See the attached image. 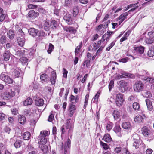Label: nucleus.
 Returning a JSON list of instances; mask_svg holds the SVG:
<instances>
[{
	"mask_svg": "<svg viewBox=\"0 0 154 154\" xmlns=\"http://www.w3.org/2000/svg\"><path fill=\"white\" fill-rule=\"evenodd\" d=\"M18 121L20 124H23L26 122V118L23 115H20L19 116Z\"/></svg>",
	"mask_w": 154,
	"mask_h": 154,
	"instance_id": "2f4dec72",
	"label": "nucleus"
},
{
	"mask_svg": "<svg viewBox=\"0 0 154 154\" xmlns=\"http://www.w3.org/2000/svg\"><path fill=\"white\" fill-rule=\"evenodd\" d=\"M113 115L115 119L117 120L120 117L121 113L117 110H115L114 111Z\"/></svg>",
	"mask_w": 154,
	"mask_h": 154,
	"instance_id": "cd10ccee",
	"label": "nucleus"
},
{
	"mask_svg": "<svg viewBox=\"0 0 154 154\" xmlns=\"http://www.w3.org/2000/svg\"><path fill=\"white\" fill-rule=\"evenodd\" d=\"M6 40V37L4 36H2L0 38V42L1 44L5 43Z\"/></svg>",
	"mask_w": 154,
	"mask_h": 154,
	"instance_id": "603ef678",
	"label": "nucleus"
},
{
	"mask_svg": "<svg viewBox=\"0 0 154 154\" xmlns=\"http://www.w3.org/2000/svg\"><path fill=\"white\" fill-rule=\"evenodd\" d=\"M144 88V84L141 81L136 82L134 86V89L135 91L140 92L142 91Z\"/></svg>",
	"mask_w": 154,
	"mask_h": 154,
	"instance_id": "423d86ee",
	"label": "nucleus"
},
{
	"mask_svg": "<svg viewBox=\"0 0 154 154\" xmlns=\"http://www.w3.org/2000/svg\"><path fill=\"white\" fill-rule=\"evenodd\" d=\"M4 60L5 61H8L10 57V54L9 51H5L3 55Z\"/></svg>",
	"mask_w": 154,
	"mask_h": 154,
	"instance_id": "c756f323",
	"label": "nucleus"
},
{
	"mask_svg": "<svg viewBox=\"0 0 154 154\" xmlns=\"http://www.w3.org/2000/svg\"><path fill=\"white\" fill-rule=\"evenodd\" d=\"M145 41L148 44H151L154 42V40L150 38H146Z\"/></svg>",
	"mask_w": 154,
	"mask_h": 154,
	"instance_id": "13d9d810",
	"label": "nucleus"
},
{
	"mask_svg": "<svg viewBox=\"0 0 154 154\" xmlns=\"http://www.w3.org/2000/svg\"><path fill=\"white\" fill-rule=\"evenodd\" d=\"M122 126L124 129L128 130H131L132 128L131 124L129 122H123Z\"/></svg>",
	"mask_w": 154,
	"mask_h": 154,
	"instance_id": "f3484780",
	"label": "nucleus"
},
{
	"mask_svg": "<svg viewBox=\"0 0 154 154\" xmlns=\"http://www.w3.org/2000/svg\"><path fill=\"white\" fill-rule=\"evenodd\" d=\"M44 28L46 31H48L49 29V24L47 22H45L44 25Z\"/></svg>",
	"mask_w": 154,
	"mask_h": 154,
	"instance_id": "c03bdc74",
	"label": "nucleus"
},
{
	"mask_svg": "<svg viewBox=\"0 0 154 154\" xmlns=\"http://www.w3.org/2000/svg\"><path fill=\"white\" fill-rule=\"evenodd\" d=\"M48 76L45 74H43L40 76V79L42 83L47 81L48 79Z\"/></svg>",
	"mask_w": 154,
	"mask_h": 154,
	"instance_id": "c85d7f7f",
	"label": "nucleus"
},
{
	"mask_svg": "<svg viewBox=\"0 0 154 154\" xmlns=\"http://www.w3.org/2000/svg\"><path fill=\"white\" fill-rule=\"evenodd\" d=\"M145 97L147 98H150L152 96V94L150 91H147L145 93Z\"/></svg>",
	"mask_w": 154,
	"mask_h": 154,
	"instance_id": "0e129e2a",
	"label": "nucleus"
},
{
	"mask_svg": "<svg viewBox=\"0 0 154 154\" xmlns=\"http://www.w3.org/2000/svg\"><path fill=\"white\" fill-rule=\"evenodd\" d=\"M115 42L114 41H113L107 47L106 49V51H109L110 49L112 48L113 46L115 45Z\"/></svg>",
	"mask_w": 154,
	"mask_h": 154,
	"instance_id": "864d4df0",
	"label": "nucleus"
},
{
	"mask_svg": "<svg viewBox=\"0 0 154 154\" xmlns=\"http://www.w3.org/2000/svg\"><path fill=\"white\" fill-rule=\"evenodd\" d=\"M68 73V71L66 69L63 68V76L65 78H66L67 77V74Z\"/></svg>",
	"mask_w": 154,
	"mask_h": 154,
	"instance_id": "338daca9",
	"label": "nucleus"
},
{
	"mask_svg": "<svg viewBox=\"0 0 154 154\" xmlns=\"http://www.w3.org/2000/svg\"><path fill=\"white\" fill-rule=\"evenodd\" d=\"M32 102L33 101L32 99L28 97L23 102V104L25 106L31 105L32 104Z\"/></svg>",
	"mask_w": 154,
	"mask_h": 154,
	"instance_id": "bb28decb",
	"label": "nucleus"
},
{
	"mask_svg": "<svg viewBox=\"0 0 154 154\" xmlns=\"http://www.w3.org/2000/svg\"><path fill=\"white\" fill-rule=\"evenodd\" d=\"M133 107L134 109L136 111H137L140 109V105L137 102H134L133 103Z\"/></svg>",
	"mask_w": 154,
	"mask_h": 154,
	"instance_id": "a19ab883",
	"label": "nucleus"
},
{
	"mask_svg": "<svg viewBox=\"0 0 154 154\" xmlns=\"http://www.w3.org/2000/svg\"><path fill=\"white\" fill-rule=\"evenodd\" d=\"M35 101L36 105L38 106H42L44 104V100L42 99L38 98Z\"/></svg>",
	"mask_w": 154,
	"mask_h": 154,
	"instance_id": "7c9ffc66",
	"label": "nucleus"
},
{
	"mask_svg": "<svg viewBox=\"0 0 154 154\" xmlns=\"http://www.w3.org/2000/svg\"><path fill=\"white\" fill-rule=\"evenodd\" d=\"M113 125V124L111 122H108L106 125V130L109 132L112 129Z\"/></svg>",
	"mask_w": 154,
	"mask_h": 154,
	"instance_id": "ea45409f",
	"label": "nucleus"
},
{
	"mask_svg": "<svg viewBox=\"0 0 154 154\" xmlns=\"http://www.w3.org/2000/svg\"><path fill=\"white\" fill-rule=\"evenodd\" d=\"M103 38L105 40L106 43H107V42L109 41L110 39L109 37L106 35V33L104 34L102 36Z\"/></svg>",
	"mask_w": 154,
	"mask_h": 154,
	"instance_id": "3c124183",
	"label": "nucleus"
},
{
	"mask_svg": "<svg viewBox=\"0 0 154 154\" xmlns=\"http://www.w3.org/2000/svg\"><path fill=\"white\" fill-rule=\"evenodd\" d=\"M49 134V132L47 131H43L40 132L38 138L39 145L46 144L48 140V137Z\"/></svg>",
	"mask_w": 154,
	"mask_h": 154,
	"instance_id": "f257e3e1",
	"label": "nucleus"
},
{
	"mask_svg": "<svg viewBox=\"0 0 154 154\" xmlns=\"http://www.w3.org/2000/svg\"><path fill=\"white\" fill-rule=\"evenodd\" d=\"M134 49L137 53L142 54L144 52V48L142 46L136 47L134 48Z\"/></svg>",
	"mask_w": 154,
	"mask_h": 154,
	"instance_id": "6ab92c4d",
	"label": "nucleus"
},
{
	"mask_svg": "<svg viewBox=\"0 0 154 154\" xmlns=\"http://www.w3.org/2000/svg\"><path fill=\"white\" fill-rule=\"evenodd\" d=\"M21 145V143L20 140L17 141L14 143V146L16 148L20 147Z\"/></svg>",
	"mask_w": 154,
	"mask_h": 154,
	"instance_id": "8fccbe9b",
	"label": "nucleus"
},
{
	"mask_svg": "<svg viewBox=\"0 0 154 154\" xmlns=\"http://www.w3.org/2000/svg\"><path fill=\"white\" fill-rule=\"evenodd\" d=\"M133 146L136 149L139 148L141 146L142 143H140L138 139L139 137L138 135L137 134L133 135Z\"/></svg>",
	"mask_w": 154,
	"mask_h": 154,
	"instance_id": "0eeeda50",
	"label": "nucleus"
},
{
	"mask_svg": "<svg viewBox=\"0 0 154 154\" xmlns=\"http://www.w3.org/2000/svg\"><path fill=\"white\" fill-rule=\"evenodd\" d=\"M84 66L86 65L87 68H89L90 66V60H86L83 63Z\"/></svg>",
	"mask_w": 154,
	"mask_h": 154,
	"instance_id": "37998d69",
	"label": "nucleus"
},
{
	"mask_svg": "<svg viewBox=\"0 0 154 154\" xmlns=\"http://www.w3.org/2000/svg\"><path fill=\"white\" fill-rule=\"evenodd\" d=\"M39 147L44 153L47 154L49 153V150L48 147L45 144L40 145Z\"/></svg>",
	"mask_w": 154,
	"mask_h": 154,
	"instance_id": "a211bd4d",
	"label": "nucleus"
},
{
	"mask_svg": "<svg viewBox=\"0 0 154 154\" xmlns=\"http://www.w3.org/2000/svg\"><path fill=\"white\" fill-rule=\"evenodd\" d=\"M28 32L29 34L34 37L37 36L39 32V31L38 30L35 29L34 28H31L29 29Z\"/></svg>",
	"mask_w": 154,
	"mask_h": 154,
	"instance_id": "2eb2a0df",
	"label": "nucleus"
},
{
	"mask_svg": "<svg viewBox=\"0 0 154 154\" xmlns=\"http://www.w3.org/2000/svg\"><path fill=\"white\" fill-rule=\"evenodd\" d=\"M139 3V2H138L137 3H136L134 4H131L129 5H128V8H130L132 7H134H134H135L137 6H138L139 7V6L138 5H137Z\"/></svg>",
	"mask_w": 154,
	"mask_h": 154,
	"instance_id": "e2e57ef3",
	"label": "nucleus"
},
{
	"mask_svg": "<svg viewBox=\"0 0 154 154\" xmlns=\"http://www.w3.org/2000/svg\"><path fill=\"white\" fill-rule=\"evenodd\" d=\"M105 47V45H102L97 50L95 54L96 55H99L100 52L103 50L104 47Z\"/></svg>",
	"mask_w": 154,
	"mask_h": 154,
	"instance_id": "79ce46f5",
	"label": "nucleus"
},
{
	"mask_svg": "<svg viewBox=\"0 0 154 154\" xmlns=\"http://www.w3.org/2000/svg\"><path fill=\"white\" fill-rule=\"evenodd\" d=\"M30 133L29 132H25L23 135V137L24 140H29L30 139Z\"/></svg>",
	"mask_w": 154,
	"mask_h": 154,
	"instance_id": "473e14b6",
	"label": "nucleus"
},
{
	"mask_svg": "<svg viewBox=\"0 0 154 154\" xmlns=\"http://www.w3.org/2000/svg\"><path fill=\"white\" fill-rule=\"evenodd\" d=\"M76 109V106L73 103V102H72L70 103L68 106L69 116L72 117L75 113Z\"/></svg>",
	"mask_w": 154,
	"mask_h": 154,
	"instance_id": "9d476101",
	"label": "nucleus"
},
{
	"mask_svg": "<svg viewBox=\"0 0 154 154\" xmlns=\"http://www.w3.org/2000/svg\"><path fill=\"white\" fill-rule=\"evenodd\" d=\"M82 42H81L79 46L77 47L75 50V56H78V54L79 52L80 49L82 47Z\"/></svg>",
	"mask_w": 154,
	"mask_h": 154,
	"instance_id": "e433bc0d",
	"label": "nucleus"
},
{
	"mask_svg": "<svg viewBox=\"0 0 154 154\" xmlns=\"http://www.w3.org/2000/svg\"><path fill=\"white\" fill-rule=\"evenodd\" d=\"M117 84L119 85V91L122 92H125L128 89V84L125 81L121 80L118 81Z\"/></svg>",
	"mask_w": 154,
	"mask_h": 154,
	"instance_id": "f03ea898",
	"label": "nucleus"
},
{
	"mask_svg": "<svg viewBox=\"0 0 154 154\" xmlns=\"http://www.w3.org/2000/svg\"><path fill=\"white\" fill-rule=\"evenodd\" d=\"M148 35L150 38L152 39L154 41V32H149L148 33Z\"/></svg>",
	"mask_w": 154,
	"mask_h": 154,
	"instance_id": "bf43d9fd",
	"label": "nucleus"
},
{
	"mask_svg": "<svg viewBox=\"0 0 154 154\" xmlns=\"http://www.w3.org/2000/svg\"><path fill=\"white\" fill-rule=\"evenodd\" d=\"M63 19L69 25H70L72 23V21L71 15L69 14H66L63 17Z\"/></svg>",
	"mask_w": 154,
	"mask_h": 154,
	"instance_id": "4468645a",
	"label": "nucleus"
},
{
	"mask_svg": "<svg viewBox=\"0 0 154 154\" xmlns=\"http://www.w3.org/2000/svg\"><path fill=\"white\" fill-rule=\"evenodd\" d=\"M145 101L146 102L148 109L150 111L152 110L153 108V106H152V102L149 99H146L145 100Z\"/></svg>",
	"mask_w": 154,
	"mask_h": 154,
	"instance_id": "393cba45",
	"label": "nucleus"
},
{
	"mask_svg": "<svg viewBox=\"0 0 154 154\" xmlns=\"http://www.w3.org/2000/svg\"><path fill=\"white\" fill-rule=\"evenodd\" d=\"M129 59V58L126 57L120 59L119 60V61L120 62H122L125 63L128 61Z\"/></svg>",
	"mask_w": 154,
	"mask_h": 154,
	"instance_id": "49530a36",
	"label": "nucleus"
},
{
	"mask_svg": "<svg viewBox=\"0 0 154 154\" xmlns=\"http://www.w3.org/2000/svg\"><path fill=\"white\" fill-rule=\"evenodd\" d=\"M65 127L66 129H69V134L71 136L74 128V122L70 119H67L65 124Z\"/></svg>",
	"mask_w": 154,
	"mask_h": 154,
	"instance_id": "7ed1b4c3",
	"label": "nucleus"
},
{
	"mask_svg": "<svg viewBox=\"0 0 154 154\" xmlns=\"http://www.w3.org/2000/svg\"><path fill=\"white\" fill-rule=\"evenodd\" d=\"M7 36L10 39H13L14 36V33L12 30H10L8 31L7 33Z\"/></svg>",
	"mask_w": 154,
	"mask_h": 154,
	"instance_id": "72a5a7b5",
	"label": "nucleus"
},
{
	"mask_svg": "<svg viewBox=\"0 0 154 154\" xmlns=\"http://www.w3.org/2000/svg\"><path fill=\"white\" fill-rule=\"evenodd\" d=\"M18 37L17 39V41L18 45L21 47L23 46L25 42V39L23 38L24 37Z\"/></svg>",
	"mask_w": 154,
	"mask_h": 154,
	"instance_id": "412c9836",
	"label": "nucleus"
},
{
	"mask_svg": "<svg viewBox=\"0 0 154 154\" xmlns=\"http://www.w3.org/2000/svg\"><path fill=\"white\" fill-rule=\"evenodd\" d=\"M113 131L116 133H117L121 131V128L119 124H116L113 128Z\"/></svg>",
	"mask_w": 154,
	"mask_h": 154,
	"instance_id": "4c0bfd02",
	"label": "nucleus"
},
{
	"mask_svg": "<svg viewBox=\"0 0 154 154\" xmlns=\"http://www.w3.org/2000/svg\"><path fill=\"white\" fill-rule=\"evenodd\" d=\"M20 60L23 65H25L27 64L28 60L26 57H22L20 59Z\"/></svg>",
	"mask_w": 154,
	"mask_h": 154,
	"instance_id": "c9c22d12",
	"label": "nucleus"
},
{
	"mask_svg": "<svg viewBox=\"0 0 154 154\" xmlns=\"http://www.w3.org/2000/svg\"><path fill=\"white\" fill-rule=\"evenodd\" d=\"M138 8V6L135 7L134 8H133L128 12H126L122 14H121L119 17L118 19L119 20H122L123 21L126 18V17L129 14H130V12L131 11L133 12L134 10L137 9Z\"/></svg>",
	"mask_w": 154,
	"mask_h": 154,
	"instance_id": "1a4fd4ad",
	"label": "nucleus"
},
{
	"mask_svg": "<svg viewBox=\"0 0 154 154\" xmlns=\"http://www.w3.org/2000/svg\"><path fill=\"white\" fill-rule=\"evenodd\" d=\"M25 52L26 51L24 50H18L16 52V55L22 57L24 55Z\"/></svg>",
	"mask_w": 154,
	"mask_h": 154,
	"instance_id": "f704fd0d",
	"label": "nucleus"
},
{
	"mask_svg": "<svg viewBox=\"0 0 154 154\" xmlns=\"http://www.w3.org/2000/svg\"><path fill=\"white\" fill-rule=\"evenodd\" d=\"M37 121L34 119H31L30 121V124L32 126L34 127Z\"/></svg>",
	"mask_w": 154,
	"mask_h": 154,
	"instance_id": "052dcab7",
	"label": "nucleus"
},
{
	"mask_svg": "<svg viewBox=\"0 0 154 154\" xmlns=\"http://www.w3.org/2000/svg\"><path fill=\"white\" fill-rule=\"evenodd\" d=\"M54 119V115L51 112L49 116L48 121L50 122H51Z\"/></svg>",
	"mask_w": 154,
	"mask_h": 154,
	"instance_id": "4d7b16f0",
	"label": "nucleus"
},
{
	"mask_svg": "<svg viewBox=\"0 0 154 154\" xmlns=\"http://www.w3.org/2000/svg\"><path fill=\"white\" fill-rule=\"evenodd\" d=\"M28 7L29 9H34L37 8V6L33 5L32 4H30L28 5Z\"/></svg>",
	"mask_w": 154,
	"mask_h": 154,
	"instance_id": "69168bd1",
	"label": "nucleus"
},
{
	"mask_svg": "<svg viewBox=\"0 0 154 154\" xmlns=\"http://www.w3.org/2000/svg\"><path fill=\"white\" fill-rule=\"evenodd\" d=\"M7 15L5 14H3L0 16V21L3 22L4 20L7 17Z\"/></svg>",
	"mask_w": 154,
	"mask_h": 154,
	"instance_id": "5fc2aeb1",
	"label": "nucleus"
},
{
	"mask_svg": "<svg viewBox=\"0 0 154 154\" xmlns=\"http://www.w3.org/2000/svg\"><path fill=\"white\" fill-rule=\"evenodd\" d=\"M0 79L8 84H11L13 82V79L5 73H2L0 75Z\"/></svg>",
	"mask_w": 154,
	"mask_h": 154,
	"instance_id": "6e6552de",
	"label": "nucleus"
},
{
	"mask_svg": "<svg viewBox=\"0 0 154 154\" xmlns=\"http://www.w3.org/2000/svg\"><path fill=\"white\" fill-rule=\"evenodd\" d=\"M39 13L33 10H30L27 15V17L35 18L38 16Z\"/></svg>",
	"mask_w": 154,
	"mask_h": 154,
	"instance_id": "f8f14e48",
	"label": "nucleus"
},
{
	"mask_svg": "<svg viewBox=\"0 0 154 154\" xmlns=\"http://www.w3.org/2000/svg\"><path fill=\"white\" fill-rule=\"evenodd\" d=\"M143 135L145 137L150 136L151 133L150 131L146 126L143 127L141 129Z\"/></svg>",
	"mask_w": 154,
	"mask_h": 154,
	"instance_id": "9b49d317",
	"label": "nucleus"
},
{
	"mask_svg": "<svg viewBox=\"0 0 154 154\" xmlns=\"http://www.w3.org/2000/svg\"><path fill=\"white\" fill-rule=\"evenodd\" d=\"M122 154H131L126 149H124L122 150Z\"/></svg>",
	"mask_w": 154,
	"mask_h": 154,
	"instance_id": "774afa93",
	"label": "nucleus"
},
{
	"mask_svg": "<svg viewBox=\"0 0 154 154\" xmlns=\"http://www.w3.org/2000/svg\"><path fill=\"white\" fill-rule=\"evenodd\" d=\"M124 76L120 74H118L116 75L114 77V79L117 80L119 79H120L124 78Z\"/></svg>",
	"mask_w": 154,
	"mask_h": 154,
	"instance_id": "680f3d73",
	"label": "nucleus"
},
{
	"mask_svg": "<svg viewBox=\"0 0 154 154\" xmlns=\"http://www.w3.org/2000/svg\"><path fill=\"white\" fill-rule=\"evenodd\" d=\"M64 29L66 32L72 33H75L76 32V30L72 27H65Z\"/></svg>",
	"mask_w": 154,
	"mask_h": 154,
	"instance_id": "5701e85b",
	"label": "nucleus"
},
{
	"mask_svg": "<svg viewBox=\"0 0 154 154\" xmlns=\"http://www.w3.org/2000/svg\"><path fill=\"white\" fill-rule=\"evenodd\" d=\"M147 55L150 57H152L154 56V45L151 46L148 51Z\"/></svg>",
	"mask_w": 154,
	"mask_h": 154,
	"instance_id": "a878e982",
	"label": "nucleus"
},
{
	"mask_svg": "<svg viewBox=\"0 0 154 154\" xmlns=\"http://www.w3.org/2000/svg\"><path fill=\"white\" fill-rule=\"evenodd\" d=\"M114 86V81L113 80H111L110 81L109 84V88L110 91Z\"/></svg>",
	"mask_w": 154,
	"mask_h": 154,
	"instance_id": "de8ad7c7",
	"label": "nucleus"
},
{
	"mask_svg": "<svg viewBox=\"0 0 154 154\" xmlns=\"http://www.w3.org/2000/svg\"><path fill=\"white\" fill-rule=\"evenodd\" d=\"M54 49V45L51 43H50L49 45V48L47 50L48 53V54H50L53 51Z\"/></svg>",
	"mask_w": 154,
	"mask_h": 154,
	"instance_id": "a18cd8bd",
	"label": "nucleus"
},
{
	"mask_svg": "<svg viewBox=\"0 0 154 154\" xmlns=\"http://www.w3.org/2000/svg\"><path fill=\"white\" fill-rule=\"evenodd\" d=\"M56 72L54 71H53L51 72V75L50 79V81L52 84H54L56 82Z\"/></svg>",
	"mask_w": 154,
	"mask_h": 154,
	"instance_id": "aec40b11",
	"label": "nucleus"
},
{
	"mask_svg": "<svg viewBox=\"0 0 154 154\" xmlns=\"http://www.w3.org/2000/svg\"><path fill=\"white\" fill-rule=\"evenodd\" d=\"M79 10L77 8H75L73 9V14L74 17H76L79 13Z\"/></svg>",
	"mask_w": 154,
	"mask_h": 154,
	"instance_id": "09e8293b",
	"label": "nucleus"
},
{
	"mask_svg": "<svg viewBox=\"0 0 154 154\" xmlns=\"http://www.w3.org/2000/svg\"><path fill=\"white\" fill-rule=\"evenodd\" d=\"M145 116L144 115H137L134 118V120L135 122L138 123H141L143 121Z\"/></svg>",
	"mask_w": 154,
	"mask_h": 154,
	"instance_id": "ddd939ff",
	"label": "nucleus"
},
{
	"mask_svg": "<svg viewBox=\"0 0 154 154\" xmlns=\"http://www.w3.org/2000/svg\"><path fill=\"white\" fill-rule=\"evenodd\" d=\"M15 95V92L11 89L3 93L2 96L4 99L8 100L13 97Z\"/></svg>",
	"mask_w": 154,
	"mask_h": 154,
	"instance_id": "39448f33",
	"label": "nucleus"
},
{
	"mask_svg": "<svg viewBox=\"0 0 154 154\" xmlns=\"http://www.w3.org/2000/svg\"><path fill=\"white\" fill-rule=\"evenodd\" d=\"M71 141L69 138L67 140V142H66L65 143L64 151L65 152H66L67 151L70 147Z\"/></svg>",
	"mask_w": 154,
	"mask_h": 154,
	"instance_id": "b1692460",
	"label": "nucleus"
},
{
	"mask_svg": "<svg viewBox=\"0 0 154 154\" xmlns=\"http://www.w3.org/2000/svg\"><path fill=\"white\" fill-rule=\"evenodd\" d=\"M100 144L105 150H107L109 147L107 144L101 141H100Z\"/></svg>",
	"mask_w": 154,
	"mask_h": 154,
	"instance_id": "58836bf2",
	"label": "nucleus"
},
{
	"mask_svg": "<svg viewBox=\"0 0 154 154\" xmlns=\"http://www.w3.org/2000/svg\"><path fill=\"white\" fill-rule=\"evenodd\" d=\"M59 23V20L58 19L56 20H52L50 23V27L53 29H55L58 27Z\"/></svg>",
	"mask_w": 154,
	"mask_h": 154,
	"instance_id": "dca6fc26",
	"label": "nucleus"
},
{
	"mask_svg": "<svg viewBox=\"0 0 154 154\" xmlns=\"http://www.w3.org/2000/svg\"><path fill=\"white\" fill-rule=\"evenodd\" d=\"M124 101V95L120 93L116 94V105L118 106L122 105Z\"/></svg>",
	"mask_w": 154,
	"mask_h": 154,
	"instance_id": "20e7f679",
	"label": "nucleus"
},
{
	"mask_svg": "<svg viewBox=\"0 0 154 154\" xmlns=\"http://www.w3.org/2000/svg\"><path fill=\"white\" fill-rule=\"evenodd\" d=\"M14 75L15 77H18L20 75V72L19 71L17 70H14L13 72Z\"/></svg>",
	"mask_w": 154,
	"mask_h": 154,
	"instance_id": "6e6d98bb",
	"label": "nucleus"
},
{
	"mask_svg": "<svg viewBox=\"0 0 154 154\" xmlns=\"http://www.w3.org/2000/svg\"><path fill=\"white\" fill-rule=\"evenodd\" d=\"M102 140L107 143H109L112 140L110 134H105Z\"/></svg>",
	"mask_w": 154,
	"mask_h": 154,
	"instance_id": "4be33fe9",
	"label": "nucleus"
}]
</instances>
